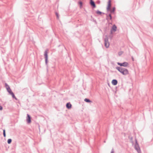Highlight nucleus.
Segmentation results:
<instances>
[{"instance_id":"6e6552de","label":"nucleus","mask_w":153,"mask_h":153,"mask_svg":"<svg viewBox=\"0 0 153 153\" xmlns=\"http://www.w3.org/2000/svg\"><path fill=\"white\" fill-rule=\"evenodd\" d=\"M8 92L10 94L12 95V97L13 98H14L15 99H16V97H15L14 94H13V92L11 91V90H10V91H9Z\"/></svg>"},{"instance_id":"9b49d317","label":"nucleus","mask_w":153,"mask_h":153,"mask_svg":"<svg viewBox=\"0 0 153 153\" xmlns=\"http://www.w3.org/2000/svg\"><path fill=\"white\" fill-rule=\"evenodd\" d=\"M72 105L70 103H68L66 105V106L67 108L68 109H70L71 108Z\"/></svg>"},{"instance_id":"7ed1b4c3","label":"nucleus","mask_w":153,"mask_h":153,"mask_svg":"<svg viewBox=\"0 0 153 153\" xmlns=\"http://www.w3.org/2000/svg\"><path fill=\"white\" fill-rule=\"evenodd\" d=\"M135 148L138 153H141V151L140 148L138 144H136L135 146Z\"/></svg>"},{"instance_id":"1a4fd4ad","label":"nucleus","mask_w":153,"mask_h":153,"mask_svg":"<svg viewBox=\"0 0 153 153\" xmlns=\"http://www.w3.org/2000/svg\"><path fill=\"white\" fill-rule=\"evenodd\" d=\"M8 92L10 94L12 95V97L13 98H14L15 99H16V97H15L14 94H13V92L11 91V90H10V91H9Z\"/></svg>"},{"instance_id":"0eeeda50","label":"nucleus","mask_w":153,"mask_h":153,"mask_svg":"<svg viewBox=\"0 0 153 153\" xmlns=\"http://www.w3.org/2000/svg\"><path fill=\"white\" fill-rule=\"evenodd\" d=\"M27 121L28 123H30L31 121V117L28 114H27Z\"/></svg>"},{"instance_id":"dca6fc26","label":"nucleus","mask_w":153,"mask_h":153,"mask_svg":"<svg viewBox=\"0 0 153 153\" xmlns=\"http://www.w3.org/2000/svg\"><path fill=\"white\" fill-rule=\"evenodd\" d=\"M12 141V140L10 139H8L7 140V143L8 144H10Z\"/></svg>"},{"instance_id":"b1692460","label":"nucleus","mask_w":153,"mask_h":153,"mask_svg":"<svg viewBox=\"0 0 153 153\" xmlns=\"http://www.w3.org/2000/svg\"><path fill=\"white\" fill-rule=\"evenodd\" d=\"M2 110V107L0 105V110Z\"/></svg>"},{"instance_id":"4be33fe9","label":"nucleus","mask_w":153,"mask_h":153,"mask_svg":"<svg viewBox=\"0 0 153 153\" xmlns=\"http://www.w3.org/2000/svg\"><path fill=\"white\" fill-rule=\"evenodd\" d=\"M123 53V52H120L118 54L119 55H121V54H122Z\"/></svg>"},{"instance_id":"39448f33","label":"nucleus","mask_w":153,"mask_h":153,"mask_svg":"<svg viewBox=\"0 0 153 153\" xmlns=\"http://www.w3.org/2000/svg\"><path fill=\"white\" fill-rule=\"evenodd\" d=\"M111 7V1L109 0L108 2L107 10L108 11L110 10Z\"/></svg>"},{"instance_id":"2eb2a0df","label":"nucleus","mask_w":153,"mask_h":153,"mask_svg":"<svg viewBox=\"0 0 153 153\" xmlns=\"http://www.w3.org/2000/svg\"><path fill=\"white\" fill-rule=\"evenodd\" d=\"M84 101L87 102H91V101H90L89 99L85 98L84 100Z\"/></svg>"},{"instance_id":"4468645a","label":"nucleus","mask_w":153,"mask_h":153,"mask_svg":"<svg viewBox=\"0 0 153 153\" xmlns=\"http://www.w3.org/2000/svg\"><path fill=\"white\" fill-rule=\"evenodd\" d=\"M91 0L90 4L91 5L93 6L94 7H95L96 6H95V4L94 1H93L92 0Z\"/></svg>"},{"instance_id":"aec40b11","label":"nucleus","mask_w":153,"mask_h":153,"mask_svg":"<svg viewBox=\"0 0 153 153\" xmlns=\"http://www.w3.org/2000/svg\"><path fill=\"white\" fill-rule=\"evenodd\" d=\"M79 4L80 5V7L81 8L82 5V3L80 1L79 2Z\"/></svg>"},{"instance_id":"f257e3e1","label":"nucleus","mask_w":153,"mask_h":153,"mask_svg":"<svg viewBox=\"0 0 153 153\" xmlns=\"http://www.w3.org/2000/svg\"><path fill=\"white\" fill-rule=\"evenodd\" d=\"M116 69L123 75H126L129 74L128 70L126 68L117 67Z\"/></svg>"},{"instance_id":"6ab92c4d","label":"nucleus","mask_w":153,"mask_h":153,"mask_svg":"<svg viewBox=\"0 0 153 153\" xmlns=\"http://www.w3.org/2000/svg\"><path fill=\"white\" fill-rule=\"evenodd\" d=\"M96 13L98 15H101V12L99 11H97Z\"/></svg>"},{"instance_id":"f8f14e48","label":"nucleus","mask_w":153,"mask_h":153,"mask_svg":"<svg viewBox=\"0 0 153 153\" xmlns=\"http://www.w3.org/2000/svg\"><path fill=\"white\" fill-rule=\"evenodd\" d=\"M5 87L8 92L11 90L9 86L7 84H5Z\"/></svg>"},{"instance_id":"20e7f679","label":"nucleus","mask_w":153,"mask_h":153,"mask_svg":"<svg viewBox=\"0 0 153 153\" xmlns=\"http://www.w3.org/2000/svg\"><path fill=\"white\" fill-rule=\"evenodd\" d=\"M105 46L106 48H108L109 46V43L108 39H105Z\"/></svg>"},{"instance_id":"412c9836","label":"nucleus","mask_w":153,"mask_h":153,"mask_svg":"<svg viewBox=\"0 0 153 153\" xmlns=\"http://www.w3.org/2000/svg\"><path fill=\"white\" fill-rule=\"evenodd\" d=\"M3 135L4 137H6V134L5 133V130H3Z\"/></svg>"},{"instance_id":"f03ea898","label":"nucleus","mask_w":153,"mask_h":153,"mask_svg":"<svg viewBox=\"0 0 153 153\" xmlns=\"http://www.w3.org/2000/svg\"><path fill=\"white\" fill-rule=\"evenodd\" d=\"M117 64L118 65L121 66H123L124 67H127L128 65V63L126 62H124L122 63L117 62Z\"/></svg>"},{"instance_id":"9d476101","label":"nucleus","mask_w":153,"mask_h":153,"mask_svg":"<svg viewBox=\"0 0 153 153\" xmlns=\"http://www.w3.org/2000/svg\"><path fill=\"white\" fill-rule=\"evenodd\" d=\"M112 84L114 85H116L117 83V81L116 80L113 79L112 81Z\"/></svg>"},{"instance_id":"a211bd4d","label":"nucleus","mask_w":153,"mask_h":153,"mask_svg":"<svg viewBox=\"0 0 153 153\" xmlns=\"http://www.w3.org/2000/svg\"><path fill=\"white\" fill-rule=\"evenodd\" d=\"M107 18L108 19H111V14H110L107 17Z\"/></svg>"},{"instance_id":"5701e85b","label":"nucleus","mask_w":153,"mask_h":153,"mask_svg":"<svg viewBox=\"0 0 153 153\" xmlns=\"http://www.w3.org/2000/svg\"><path fill=\"white\" fill-rule=\"evenodd\" d=\"M56 16L58 18H59V15H58V14L57 13H56Z\"/></svg>"},{"instance_id":"423d86ee","label":"nucleus","mask_w":153,"mask_h":153,"mask_svg":"<svg viewBox=\"0 0 153 153\" xmlns=\"http://www.w3.org/2000/svg\"><path fill=\"white\" fill-rule=\"evenodd\" d=\"M44 55L45 59V62L46 63H47L48 59V52L47 51H45Z\"/></svg>"},{"instance_id":"ddd939ff","label":"nucleus","mask_w":153,"mask_h":153,"mask_svg":"<svg viewBox=\"0 0 153 153\" xmlns=\"http://www.w3.org/2000/svg\"><path fill=\"white\" fill-rule=\"evenodd\" d=\"M117 28V27L115 25H114L112 27V29L111 30V32H112V31H113L114 32L116 30Z\"/></svg>"},{"instance_id":"f3484780","label":"nucleus","mask_w":153,"mask_h":153,"mask_svg":"<svg viewBox=\"0 0 153 153\" xmlns=\"http://www.w3.org/2000/svg\"><path fill=\"white\" fill-rule=\"evenodd\" d=\"M115 10V7H113L112 10L111 11V13H114Z\"/></svg>"}]
</instances>
